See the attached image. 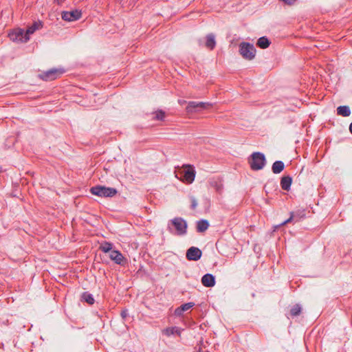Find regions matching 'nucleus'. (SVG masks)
<instances>
[{
    "label": "nucleus",
    "instance_id": "nucleus-1",
    "mask_svg": "<svg viewBox=\"0 0 352 352\" xmlns=\"http://www.w3.org/2000/svg\"><path fill=\"white\" fill-rule=\"evenodd\" d=\"M187 221L182 217H175L168 221L167 230L169 232L183 236L187 233Z\"/></svg>",
    "mask_w": 352,
    "mask_h": 352
},
{
    "label": "nucleus",
    "instance_id": "nucleus-2",
    "mask_svg": "<svg viewBox=\"0 0 352 352\" xmlns=\"http://www.w3.org/2000/svg\"><path fill=\"white\" fill-rule=\"evenodd\" d=\"M250 168L253 170H259L264 168L266 164V159L263 153L254 152L249 160Z\"/></svg>",
    "mask_w": 352,
    "mask_h": 352
},
{
    "label": "nucleus",
    "instance_id": "nucleus-3",
    "mask_svg": "<svg viewBox=\"0 0 352 352\" xmlns=\"http://www.w3.org/2000/svg\"><path fill=\"white\" fill-rule=\"evenodd\" d=\"M90 192L98 197H113L118 193V190L114 188L98 185L91 187Z\"/></svg>",
    "mask_w": 352,
    "mask_h": 352
},
{
    "label": "nucleus",
    "instance_id": "nucleus-4",
    "mask_svg": "<svg viewBox=\"0 0 352 352\" xmlns=\"http://www.w3.org/2000/svg\"><path fill=\"white\" fill-rule=\"evenodd\" d=\"M239 52L243 58L252 60L255 56L256 49L252 44L243 42L239 45Z\"/></svg>",
    "mask_w": 352,
    "mask_h": 352
},
{
    "label": "nucleus",
    "instance_id": "nucleus-5",
    "mask_svg": "<svg viewBox=\"0 0 352 352\" xmlns=\"http://www.w3.org/2000/svg\"><path fill=\"white\" fill-rule=\"evenodd\" d=\"M65 72L62 68H53L39 74V78L45 81H51L58 78Z\"/></svg>",
    "mask_w": 352,
    "mask_h": 352
},
{
    "label": "nucleus",
    "instance_id": "nucleus-6",
    "mask_svg": "<svg viewBox=\"0 0 352 352\" xmlns=\"http://www.w3.org/2000/svg\"><path fill=\"white\" fill-rule=\"evenodd\" d=\"M210 107H212V104L209 102L190 101L188 102L186 110L187 113H192L208 109Z\"/></svg>",
    "mask_w": 352,
    "mask_h": 352
},
{
    "label": "nucleus",
    "instance_id": "nucleus-7",
    "mask_svg": "<svg viewBox=\"0 0 352 352\" xmlns=\"http://www.w3.org/2000/svg\"><path fill=\"white\" fill-rule=\"evenodd\" d=\"M8 36L14 42L26 43L30 40L26 32L21 28L13 30L8 34Z\"/></svg>",
    "mask_w": 352,
    "mask_h": 352
},
{
    "label": "nucleus",
    "instance_id": "nucleus-8",
    "mask_svg": "<svg viewBox=\"0 0 352 352\" xmlns=\"http://www.w3.org/2000/svg\"><path fill=\"white\" fill-rule=\"evenodd\" d=\"M81 15V11L74 10L72 11H63L61 14V17L66 21H74L79 19Z\"/></svg>",
    "mask_w": 352,
    "mask_h": 352
},
{
    "label": "nucleus",
    "instance_id": "nucleus-9",
    "mask_svg": "<svg viewBox=\"0 0 352 352\" xmlns=\"http://www.w3.org/2000/svg\"><path fill=\"white\" fill-rule=\"evenodd\" d=\"M201 251L196 247L190 248L186 252V258L189 261H198L201 256Z\"/></svg>",
    "mask_w": 352,
    "mask_h": 352
},
{
    "label": "nucleus",
    "instance_id": "nucleus-10",
    "mask_svg": "<svg viewBox=\"0 0 352 352\" xmlns=\"http://www.w3.org/2000/svg\"><path fill=\"white\" fill-rule=\"evenodd\" d=\"M109 258L115 262V263L124 265L126 263V259L118 250H112L109 253Z\"/></svg>",
    "mask_w": 352,
    "mask_h": 352
},
{
    "label": "nucleus",
    "instance_id": "nucleus-11",
    "mask_svg": "<svg viewBox=\"0 0 352 352\" xmlns=\"http://www.w3.org/2000/svg\"><path fill=\"white\" fill-rule=\"evenodd\" d=\"M186 167L188 168V169L184 171L183 180L188 184H191L195 180V171L191 165H186Z\"/></svg>",
    "mask_w": 352,
    "mask_h": 352
},
{
    "label": "nucleus",
    "instance_id": "nucleus-12",
    "mask_svg": "<svg viewBox=\"0 0 352 352\" xmlns=\"http://www.w3.org/2000/svg\"><path fill=\"white\" fill-rule=\"evenodd\" d=\"M201 283L206 287H211L215 285V278L211 274H206L201 278Z\"/></svg>",
    "mask_w": 352,
    "mask_h": 352
},
{
    "label": "nucleus",
    "instance_id": "nucleus-13",
    "mask_svg": "<svg viewBox=\"0 0 352 352\" xmlns=\"http://www.w3.org/2000/svg\"><path fill=\"white\" fill-rule=\"evenodd\" d=\"M205 46L210 50H212L215 47L216 41L214 34L210 33L206 35Z\"/></svg>",
    "mask_w": 352,
    "mask_h": 352
},
{
    "label": "nucleus",
    "instance_id": "nucleus-14",
    "mask_svg": "<svg viewBox=\"0 0 352 352\" xmlns=\"http://www.w3.org/2000/svg\"><path fill=\"white\" fill-rule=\"evenodd\" d=\"M209 227V223L206 219H201L196 223V230L197 232H204L208 230Z\"/></svg>",
    "mask_w": 352,
    "mask_h": 352
},
{
    "label": "nucleus",
    "instance_id": "nucleus-15",
    "mask_svg": "<svg viewBox=\"0 0 352 352\" xmlns=\"http://www.w3.org/2000/svg\"><path fill=\"white\" fill-rule=\"evenodd\" d=\"M292 183V178L289 176H284L281 178L280 180V186L282 189L285 190H289L290 189L291 185Z\"/></svg>",
    "mask_w": 352,
    "mask_h": 352
},
{
    "label": "nucleus",
    "instance_id": "nucleus-16",
    "mask_svg": "<svg viewBox=\"0 0 352 352\" xmlns=\"http://www.w3.org/2000/svg\"><path fill=\"white\" fill-rule=\"evenodd\" d=\"M195 305L194 302H188L182 305L175 310V314L176 316H181L184 311H188Z\"/></svg>",
    "mask_w": 352,
    "mask_h": 352
},
{
    "label": "nucleus",
    "instance_id": "nucleus-17",
    "mask_svg": "<svg viewBox=\"0 0 352 352\" xmlns=\"http://www.w3.org/2000/svg\"><path fill=\"white\" fill-rule=\"evenodd\" d=\"M43 27V23L40 21H34L26 30L28 36L30 37V34L34 33L36 30L41 29Z\"/></svg>",
    "mask_w": 352,
    "mask_h": 352
},
{
    "label": "nucleus",
    "instance_id": "nucleus-18",
    "mask_svg": "<svg viewBox=\"0 0 352 352\" xmlns=\"http://www.w3.org/2000/svg\"><path fill=\"white\" fill-rule=\"evenodd\" d=\"M285 164L282 161H276L273 163L272 170L274 174H278L284 170Z\"/></svg>",
    "mask_w": 352,
    "mask_h": 352
},
{
    "label": "nucleus",
    "instance_id": "nucleus-19",
    "mask_svg": "<svg viewBox=\"0 0 352 352\" xmlns=\"http://www.w3.org/2000/svg\"><path fill=\"white\" fill-rule=\"evenodd\" d=\"M270 43L271 42L266 36H262L258 39L256 45L261 49H266Z\"/></svg>",
    "mask_w": 352,
    "mask_h": 352
},
{
    "label": "nucleus",
    "instance_id": "nucleus-20",
    "mask_svg": "<svg viewBox=\"0 0 352 352\" xmlns=\"http://www.w3.org/2000/svg\"><path fill=\"white\" fill-rule=\"evenodd\" d=\"M163 333L167 336H170L174 334L180 336L181 329L177 327H168L164 329L163 331Z\"/></svg>",
    "mask_w": 352,
    "mask_h": 352
},
{
    "label": "nucleus",
    "instance_id": "nucleus-21",
    "mask_svg": "<svg viewBox=\"0 0 352 352\" xmlns=\"http://www.w3.org/2000/svg\"><path fill=\"white\" fill-rule=\"evenodd\" d=\"M337 113L340 116L347 117L351 114V110L348 106H340L337 108Z\"/></svg>",
    "mask_w": 352,
    "mask_h": 352
},
{
    "label": "nucleus",
    "instance_id": "nucleus-22",
    "mask_svg": "<svg viewBox=\"0 0 352 352\" xmlns=\"http://www.w3.org/2000/svg\"><path fill=\"white\" fill-rule=\"evenodd\" d=\"M113 244L110 242L104 241L100 245V250L104 253L111 252L112 251Z\"/></svg>",
    "mask_w": 352,
    "mask_h": 352
},
{
    "label": "nucleus",
    "instance_id": "nucleus-23",
    "mask_svg": "<svg viewBox=\"0 0 352 352\" xmlns=\"http://www.w3.org/2000/svg\"><path fill=\"white\" fill-rule=\"evenodd\" d=\"M81 299L82 300L87 302L89 305H93L94 303V298L92 294L87 292L82 293Z\"/></svg>",
    "mask_w": 352,
    "mask_h": 352
},
{
    "label": "nucleus",
    "instance_id": "nucleus-24",
    "mask_svg": "<svg viewBox=\"0 0 352 352\" xmlns=\"http://www.w3.org/2000/svg\"><path fill=\"white\" fill-rule=\"evenodd\" d=\"M210 186L216 189L218 192H221L223 190V184L219 179L212 180L210 182Z\"/></svg>",
    "mask_w": 352,
    "mask_h": 352
},
{
    "label": "nucleus",
    "instance_id": "nucleus-25",
    "mask_svg": "<svg viewBox=\"0 0 352 352\" xmlns=\"http://www.w3.org/2000/svg\"><path fill=\"white\" fill-rule=\"evenodd\" d=\"M301 313V307L296 304L290 309V314L292 316H297Z\"/></svg>",
    "mask_w": 352,
    "mask_h": 352
},
{
    "label": "nucleus",
    "instance_id": "nucleus-26",
    "mask_svg": "<svg viewBox=\"0 0 352 352\" xmlns=\"http://www.w3.org/2000/svg\"><path fill=\"white\" fill-rule=\"evenodd\" d=\"M153 119L156 120H164L165 118V112L162 110H158L153 113Z\"/></svg>",
    "mask_w": 352,
    "mask_h": 352
},
{
    "label": "nucleus",
    "instance_id": "nucleus-27",
    "mask_svg": "<svg viewBox=\"0 0 352 352\" xmlns=\"http://www.w3.org/2000/svg\"><path fill=\"white\" fill-rule=\"evenodd\" d=\"M190 201H191L190 208L194 210L196 209V208L197 206V201L194 197H190Z\"/></svg>",
    "mask_w": 352,
    "mask_h": 352
},
{
    "label": "nucleus",
    "instance_id": "nucleus-28",
    "mask_svg": "<svg viewBox=\"0 0 352 352\" xmlns=\"http://www.w3.org/2000/svg\"><path fill=\"white\" fill-rule=\"evenodd\" d=\"M296 219V215L294 214V212H291V214H290V217L285 220V221H283L280 225L283 226V225H285L289 222H291L293 220H295Z\"/></svg>",
    "mask_w": 352,
    "mask_h": 352
},
{
    "label": "nucleus",
    "instance_id": "nucleus-29",
    "mask_svg": "<svg viewBox=\"0 0 352 352\" xmlns=\"http://www.w3.org/2000/svg\"><path fill=\"white\" fill-rule=\"evenodd\" d=\"M120 315L123 319H125L129 316L128 310L127 309L122 310L120 313Z\"/></svg>",
    "mask_w": 352,
    "mask_h": 352
},
{
    "label": "nucleus",
    "instance_id": "nucleus-30",
    "mask_svg": "<svg viewBox=\"0 0 352 352\" xmlns=\"http://www.w3.org/2000/svg\"><path fill=\"white\" fill-rule=\"evenodd\" d=\"M294 214L296 215V221H298V219H300L301 217H302L303 216H305V214L303 213V212H299V213H296Z\"/></svg>",
    "mask_w": 352,
    "mask_h": 352
},
{
    "label": "nucleus",
    "instance_id": "nucleus-31",
    "mask_svg": "<svg viewBox=\"0 0 352 352\" xmlns=\"http://www.w3.org/2000/svg\"><path fill=\"white\" fill-rule=\"evenodd\" d=\"M65 0H56L58 4H61L63 2H64Z\"/></svg>",
    "mask_w": 352,
    "mask_h": 352
},
{
    "label": "nucleus",
    "instance_id": "nucleus-32",
    "mask_svg": "<svg viewBox=\"0 0 352 352\" xmlns=\"http://www.w3.org/2000/svg\"><path fill=\"white\" fill-rule=\"evenodd\" d=\"M349 131L352 134V122L349 125Z\"/></svg>",
    "mask_w": 352,
    "mask_h": 352
},
{
    "label": "nucleus",
    "instance_id": "nucleus-33",
    "mask_svg": "<svg viewBox=\"0 0 352 352\" xmlns=\"http://www.w3.org/2000/svg\"><path fill=\"white\" fill-rule=\"evenodd\" d=\"M185 102H186V101H184V100H183V101L179 100V103L181 104H184Z\"/></svg>",
    "mask_w": 352,
    "mask_h": 352
},
{
    "label": "nucleus",
    "instance_id": "nucleus-34",
    "mask_svg": "<svg viewBox=\"0 0 352 352\" xmlns=\"http://www.w3.org/2000/svg\"><path fill=\"white\" fill-rule=\"evenodd\" d=\"M0 172H1V167L0 166Z\"/></svg>",
    "mask_w": 352,
    "mask_h": 352
}]
</instances>
